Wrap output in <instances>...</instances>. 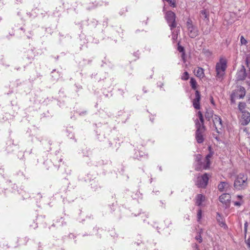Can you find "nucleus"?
Returning <instances> with one entry per match:
<instances>
[{
  "instance_id": "nucleus-2",
  "label": "nucleus",
  "mask_w": 250,
  "mask_h": 250,
  "mask_svg": "<svg viewBox=\"0 0 250 250\" xmlns=\"http://www.w3.org/2000/svg\"><path fill=\"white\" fill-rule=\"evenodd\" d=\"M248 177L247 175L240 173L237 175L234 182L233 186L236 189H245L248 186Z\"/></svg>"
},
{
  "instance_id": "nucleus-24",
  "label": "nucleus",
  "mask_w": 250,
  "mask_h": 250,
  "mask_svg": "<svg viewBox=\"0 0 250 250\" xmlns=\"http://www.w3.org/2000/svg\"><path fill=\"white\" fill-rule=\"evenodd\" d=\"M181 79L183 80L186 81L189 79V74L188 72H185L181 76Z\"/></svg>"
},
{
  "instance_id": "nucleus-28",
  "label": "nucleus",
  "mask_w": 250,
  "mask_h": 250,
  "mask_svg": "<svg viewBox=\"0 0 250 250\" xmlns=\"http://www.w3.org/2000/svg\"><path fill=\"white\" fill-rule=\"evenodd\" d=\"M195 239L196 240H197L199 243H201L202 242V238L200 234L198 235L195 237Z\"/></svg>"
},
{
  "instance_id": "nucleus-3",
  "label": "nucleus",
  "mask_w": 250,
  "mask_h": 250,
  "mask_svg": "<svg viewBox=\"0 0 250 250\" xmlns=\"http://www.w3.org/2000/svg\"><path fill=\"white\" fill-rule=\"evenodd\" d=\"M227 68V61L224 58H220L215 66L216 78L217 80L221 81Z\"/></svg>"
},
{
  "instance_id": "nucleus-19",
  "label": "nucleus",
  "mask_w": 250,
  "mask_h": 250,
  "mask_svg": "<svg viewBox=\"0 0 250 250\" xmlns=\"http://www.w3.org/2000/svg\"><path fill=\"white\" fill-rule=\"evenodd\" d=\"M205 116L206 119L208 121H209L211 118L213 119V117L214 116L213 110L211 109L207 110L205 113Z\"/></svg>"
},
{
  "instance_id": "nucleus-5",
  "label": "nucleus",
  "mask_w": 250,
  "mask_h": 250,
  "mask_svg": "<svg viewBox=\"0 0 250 250\" xmlns=\"http://www.w3.org/2000/svg\"><path fill=\"white\" fill-rule=\"evenodd\" d=\"M165 18L170 27L171 30L176 27V23L175 22L176 16L174 12L169 11H167L165 15Z\"/></svg>"
},
{
  "instance_id": "nucleus-27",
  "label": "nucleus",
  "mask_w": 250,
  "mask_h": 250,
  "mask_svg": "<svg viewBox=\"0 0 250 250\" xmlns=\"http://www.w3.org/2000/svg\"><path fill=\"white\" fill-rule=\"evenodd\" d=\"M165 1H167L173 7H175V0H166Z\"/></svg>"
},
{
  "instance_id": "nucleus-14",
  "label": "nucleus",
  "mask_w": 250,
  "mask_h": 250,
  "mask_svg": "<svg viewBox=\"0 0 250 250\" xmlns=\"http://www.w3.org/2000/svg\"><path fill=\"white\" fill-rule=\"evenodd\" d=\"M230 188V184L227 182H221L218 185V190L220 191H227Z\"/></svg>"
},
{
  "instance_id": "nucleus-34",
  "label": "nucleus",
  "mask_w": 250,
  "mask_h": 250,
  "mask_svg": "<svg viewBox=\"0 0 250 250\" xmlns=\"http://www.w3.org/2000/svg\"><path fill=\"white\" fill-rule=\"evenodd\" d=\"M195 247L196 248V249H197V250H198V245L197 244H195Z\"/></svg>"
},
{
  "instance_id": "nucleus-25",
  "label": "nucleus",
  "mask_w": 250,
  "mask_h": 250,
  "mask_svg": "<svg viewBox=\"0 0 250 250\" xmlns=\"http://www.w3.org/2000/svg\"><path fill=\"white\" fill-rule=\"evenodd\" d=\"M240 42L242 45H246L247 43V40L243 36H241L240 37Z\"/></svg>"
},
{
  "instance_id": "nucleus-9",
  "label": "nucleus",
  "mask_w": 250,
  "mask_h": 250,
  "mask_svg": "<svg viewBox=\"0 0 250 250\" xmlns=\"http://www.w3.org/2000/svg\"><path fill=\"white\" fill-rule=\"evenodd\" d=\"M212 121L216 132L220 133V130H221L223 126L221 118L216 115H214Z\"/></svg>"
},
{
  "instance_id": "nucleus-12",
  "label": "nucleus",
  "mask_w": 250,
  "mask_h": 250,
  "mask_svg": "<svg viewBox=\"0 0 250 250\" xmlns=\"http://www.w3.org/2000/svg\"><path fill=\"white\" fill-rule=\"evenodd\" d=\"M245 67L242 65L236 73V79L238 81L244 80L246 78L247 73Z\"/></svg>"
},
{
  "instance_id": "nucleus-22",
  "label": "nucleus",
  "mask_w": 250,
  "mask_h": 250,
  "mask_svg": "<svg viewBox=\"0 0 250 250\" xmlns=\"http://www.w3.org/2000/svg\"><path fill=\"white\" fill-rule=\"evenodd\" d=\"M190 83L192 88L194 90H195L197 87V83L196 80L194 78H191L190 80Z\"/></svg>"
},
{
  "instance_id": "nucleus-31",
  "label": "nucleus",
  "mask_w": 250,
  "mask_h": 250,
  "mask_svg": "<svg viewBox=\"0 0 250 250\" xmlns=\"http://www.w3.org/2000/svg\"><path fill=\"white\" fill-rule=\"evenodd\" d=\"M244 226H244V230H245V232H246L247 229V227H248V223L247 222L245 223Z\"/></svg>"
},
{
  "instance_id": "nucleus-8",
  "label": "nucleus",
  "mask_w": 250,
  "mask_h": 250,
  "mask_svg": "<svg viewBox=\"0 0 250 250\" xmlns=\"http://www.w3.org/2000/svg\"><path fill=\"white\" fill-rule=\"evenodd\" d=\"M186 25L189 37L191 38H195L198 35V30L192 24V21L190 19H188Z\"/></svg>"
},
{
  "instance_id": "nucleus-26",
  "label": "nucleus",
  "mask_w": 250,
  "mask_h": 250,
  "mask_svg": "<svg viewBox=\"0 0 250 250\" xmlns=\"http://www.w3.org/2000/svg\"><path fill=\"white\" fill-rule=\"evenodd\" d=\"M202 217V210L201 209H199L197 212V220L198 221H200V219Z\"/></svg>"
},
{
  "instance_id": "nucleus-1",
  "label": "nucleus",
  "mask_w": 250,
  "mask_h": 250,
  "mask_svg": "<svg viewBox=\"0 0 250 250\" xmlns=\"http://www.w3.org/2000/svg\"><path fill=\"white\" fill-rule=\"evenodd\" d=\"M212 156V153L210 152L206 156L205 159L203 161L201 155H195V161L197 162V166H196L195 170L197 171H200L202 169H208L210 164V159Z\"/></svg>"
},
{
  "instance_id": "nucleus-33",
  "label": "nucleus",
  "mask_w": 250,
  "mask_h": 250,
  "mask_svg": "<svg viewBox=\"0 0 250 250\" xmlns=\"http://www.w3.org/2000/svg\"><path fill=\"white\" fill-rule=\"evenodd\" d=\"M183 49H183V47H179V51H180V52L182 51L183 50Z\"/></svg>"
},
{
  "instance_id": "nucleus-29",
  "label": "nucleus",
  "mask_w": 250,
  "mask_h": 250,
  "mask_svg": "<svg viewBox=\"0 0 250 250\" xmlns=\"http://www.w3.org/2000/svg\"><path fill=\"white\" fill-rule=\"evenodd\" d=\"M246 78L250 80V69H249L247 72Z\"/></svg>"
},
{
  "instance_id": "nucleus-13",
  "label": "nucleus",
  "mask_w": 250,
  "mask_h": 250,
  "mask_svg": "<svg viewBox=\"0 0 250 250\" xmlns=\"http://www.w3.org/2000/svg\"><path fill=\"white\" fill-rule=\"evenodd\" d=\"M240 122L243 125H247L250 122V113L248 111L243 112Z\"/></svg>"
},
{
  "instance_id": "nucleus-17",
  "label": "nucleus",
  "mask_w": 250,
  "mask_h": 250,
  "mask_svg": "<svg viewBox=\"0 0 250 250\" xmlns=\"http://www.w3.org/2000/svg\"><path fill=\"white\" fill-rule=\"evenodd\" d=\"M196 205L198 206H201L202 202L205 200V196L201 194H198L196 195Z\"/></svg>"
},
{
  "instance_id": "nucleus-11",
  "label": "nucleus",
  "mask_w": 250,
  "mask_h": 250,
  "mask_svg": "<svg viewBox=\"0 0 250 250\" xmlns=\"http://www.w3.org/2000/svg\"><path fill=\"white\" fill-rule=\"evenodd\" d=\"M201 100V95L200 92L198 90L195 91V98L192 101L193 106L196 109L200 108V101Z\"/></svg>"
},
{
  "instance_id": "nucleus-6",
  "label": "nucleus",
  "mask_w": 250,
  "mask_h": 250,
  "mask_svg": "<svg viewBox=\"0 0 250 250\" xmlns=\"http://www.w3.org/2000/svg\"><path fill=\"white\" fill-rule=\"evenodd\" d=\"M196 131L195 133V139L199 144L202 143L204 141V133L206 130L205 126H200L197 125Z\"/></svg>"
},
{
  "instance_id": "nucleus-21",
  "label": "nucleus",
  "mask_w": 250,
  "mask_h": 250,
  "mask_svg": "<svg viewBox=\"0 0 250 250\" xmlns=\"http://www.w3.org/2000/svg\"><path fill=\"white\" fill-rule=\"evenodd\" d=\"M246 106V104L244 102H240L238 104V109L239 111L243 113V112H246L245 108Z\"/></svg>"
},
{
  "instance_id": "nucleus-7",
  "label": "nucleus",
  "mask_w": 250,
  "mask_h": 250,
  "mask_svg": "<svg viewBox=\"0 0 250 250\" xmlns=\"http://www.w3.org/2000/svg\"><path fill=\"white\" fill-rule=\"evenodd\" d=\"M209 175L207 173L198 176L196 182V185L199 188H205L208 185Z\"/></svg>"
},
{
  "instance_id": "nucleus-32",
  "label": "nucleus",
  "mask_w": 250,
  "mask_h": 250,
  "mask_svg": "<svg viewBox=\"0 0 250 250\" xmlns=\"http://www.w3.org/2000/svg\"><path fill=\"white\" fill-rule=\"evenodd\" d=\"M247 98V102L248 103L250 104V94L248 95Z\"/></svg>"
},
{
  "instance_id": "nucleus-15",
  "label": "nucleus",
  "mask_w": 250,
  "mask_h": 250,
  "mask_svg": "<svg viewBox=\"0 0 250 250\" xmlns=\"http://www.w3.org/2000/svg\"><path fill=\"white\" fill-rule=\"evenodd\" d=\"M200 18L206 22L208 23L209 21V13L206 10L201 11L200 13Z\"/></svg>"
},
{
  "instance_id": "nucleus-20",
  "label": "nucleus",
  "mask_w": 250,
  "mask_h": 250,
  "mask_svg": "<svg viewBox=\"0 0 250 250\" xmlns=\"http://www.w3.org/2000/svg\"><path fill=\"white\" fill-rule=\"evenodd\" d=\"M171 31L172 32V39L173 41H176L177 39L178 34H179L180 31L179 27H178L177 29H176L175 30L173 29Z\"/></svg>"
},
{
  "instance_id": "nucleus-16",
  "label": "nucleus",
  "mask_w": 250,
  "mask_h": 250,
  "mask_svg": "<svg viewBox=\"0 0 250 250\" xmlns=\"http://www.w3.org/2000/svg\"><path fill=\"white\" fill-rule=\"evenodd\" d=\"M197 116L199 117V121L198 120H195V126L197 127V125L200 126H205L204 125V120L203 118V115L201 111H198L197 113Z\"/></svg>"
},
{
  "instance_id": "nucleus-18",
  "label": "nucleus",
  "mask_w": 250,
  "mask_h": 250,
  "mask_svg": "<svg viewBox=\"0 0 250 250\" xmlns=\"http://www.w3.org/2000/svg\"><path fill=\"white\" fill-rule=\"evenodd\" d=\"M195 75L197 77L202 78L204 77V69L202 68L198 67L197 70L195 71Z\"/></svg>"
},
{
  "instance_id": "nucleus-30",
  "label": "nucleus",
  "mask_w": 250,
  "mask_h": 250,
  "mask_svg": "<svg viewBox=\"0 0 250 250\" xmlns=\"http://www.w3.org/2000/svg\"><path fill=\"white\" fill-rule=\"evenodd\" d=\"M246 242L249 248H250V239L249 238L247 240H246Z\"/></svg>"
},
{
  "instance_id": "nucleus-4",
  "label": "nucleus",
  "mask_w": 250,
  "mask_h": 250,
  "mask_svg": "<svg viewBox=\"0 0 250 250\" xmlns=\"http://www.w3.org/2000/svg\"><path fill=\"white\" fill-rule=\"evenodd\" d=\"M245 95V88L242 86H237L235 90H233L230 95L231 103H234L236 99H243Z\"/></svg>"
},
{
  "instance_id": "nucleus-23",
  "label": "nucleus",
  "mask_w": 250,
  "mask_h": 250,
  "mask_svg": "<svg viewBox=\"0 0 250 250\" xmlns=\"http://www.w3.org/2000/svg\"><path fill=\"white\" fill-rule=\"evenodd\" d=\"M237 197L238 199L240 200L239 201H236L234 202V205L236 206H240L242 205L243 202L242 201V196L241 195H237Z\"/></svg>"
},
{
  "instance_id": "nucleus-10",
  "label": "nucleus",
  "mask_w": 250,
  "mask_h": 250,
  "mask_svg": "<svg viewBox=\"0 0 250 250\" xmlns=\"http://www.w3.org/2000/svg\"><path fill=\"white\" fill-rule=\"evenodd\" d=\"M230 195L229 193H223L219 197V201L225 205L226 208L229 207L230 202Z\"/></svg>"
},
{
  "instance_id": "nucleus-35",
  "label": "nucleus",
  "mask_w": 250,
  "mask_h": 250,
  "mask_svg": "<svg viewBox=\"0 0 250 250\" xmlns=\"http://www.w3.org/2000/svg\"><path fill=\"white\" fill-rule=\"evenodd\" d=\"M160 170H162L161 167H160Z\"/></svg>"
}]
</instances>
